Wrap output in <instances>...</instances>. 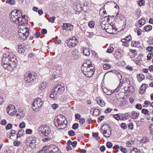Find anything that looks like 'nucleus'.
Returning a JSON list of instances; mask_svg holds the SVG:
<instances>
[{"instance_id":"nucleus-1","label":"nucleus","mask_w":153,"mask_h":153,"mask_svg":"<svg viewBox=\"0 0 153 153\" xmlns=\"http://www.w3.org/2000/svg\"><path fill=\"white\" fill-rule=\"evenodd\" d=\"M81 70L83 74L88 77H91L94 73V67L88 62L82 64Z\"/></svg>"},{"instance_id":"nucleus-2","label":"nucleus","mask_w":153,"mask_h":153,"mask_svg":"<svg viewBox=\"0 0 153 153\" xmlns=\"http://www.w3.org/2000/svg\"><path fill=\"white\" fill-rule=\"evenodd\" d=\"M24 25H19L18 27L19 29L18 34L19 36L24 39L25 38L24 36L27 38L29 36L28 28Z\"/></svg>"},{"instance_id":"nucleus-3","label":"nucleus","mask_w":153,"mask_h":153,"mask_svg":"<svg viewBox=\"0 0 153 153\" xmlns=\"http://www.w3.org/2000/svg\"><path fill=\"white\" fill-rule=\"evenodd\" d=\"M100 130L104 137H109L111 135V129L107 124H105L102 126Z\"/></svg>"},{"instance_id":"nucleus-4","label":"nucleus","mask_w":153,"mask_h":153,"mask_svg":"<svg viewBox=\"0 0 153 153\" xmlns=\"http://www.w3.org/2000/svg\"><path fill=\"white\" fill-rule=\"evenodd\" d=\"M51 129L47 125H42L38 128L39 132L45 136H48L51 133Z\"/></svg>"},{"instance_id":"nucleus-5","label":"nucleus","mask_w":153,"mask_h":153,"mask_svg":"<svg viewBox=\"0 0 153 153\" xmlns=\"http://www.w3.org/2000/svg\"><path fill=\"white\" fill-rule=\"evenodd\" d=\"M43 104L41 98L39 97L36 98L32 103L33 110L35 111H38V109L41 107Z\"/></svg>"},{"instance_id":"nucleus-6","label":"nucleus","mask_w":153,"mask_h":153,"mask_svg":"<svg viewBox=\"0 0 153 153\" xmlns=\"http://www.w3.org/2000/svg\"><path fill=\"white\" fill-rule=\"evenodd\" d=\"M46 151L48 153H59V149L56 146L50 145L46 147Z\"/></svg>"},{"instance_id":"nucleus-7","label":"nucleus","mask_w":153,"mask_h":153,"mask_svg":"<svg viewBox=\"0 0 153 153\" xmlns=\"http://www.w3.org/2000/svg\"><path fill=\"white\" fill-rule=\"evenodd\" d=\"M100 26H101V28L105 30L107 32L110 34H114L117 30V28L114 25H111L108 28H106L105 27H102L101 24Z\"/></svg>"},{"instance_id":"nucleus-8","label":"nucleus","mask_w":153,"mask_h":153,"mask_svg":"<svg viewBox=\"0 0 153 153\" xmlns=\"http://www.w3.org/2000/svg\"><path fill=\"white\" fill-rule=\"evenodd\" d=\"M7 114L11 116L15 114L17 112L15 106L12 105H9L7 108Z\"/></svg>"},{"instance_id":"nucleus-9","label":"nucleus","mask_w":153,"mask_h":153,"mask_svg":"<svg viewBox=\"0 0 153 153\" xmlns=\"http://www.w3.org/2000/svg\"><path fill=\"white\" fill-rule=\"evenodd\" d=\"M78 43L77 39L75 37H73L67 42V45L69 47H73L76 46Z\"/></svg>"},{"instance_id":"nucleus-10","label":"nucleus","mask_w":153,"mask_h":153,"mask_svg":"<svg viewBox=\"0 0 153 153\" xmlns=\"http://www.w3.org/2000/svg\"><path fill=\"white\" fill-rule=\"evenodd\" d=\"M22 11L21 10H13L11 13V20H15V19H17L18 18L20 14H22Z\"/></svg>"},{"instance_id":"nucleus-11","label":"nucleus","mask_w":153,"mask_h":153,"mask_svg":"<svg viewBox=\"0 0 153 153\" xmlns=\"http://www.w3.org/2000/svg\"><path fill=\"white\" fill-rule=\"evenodd\" d=\"M54 88L58 93V94H60L63 92L65 89L64 84L62 85H59L57 86L56 85L54 86Z\"/></svg>"},{"instance_id":"nucleus-12","label":"nucleus","mask_w":153,"mask_h":153,"mask_svg":"<svg viewBox=\"0 0 153 153\" xmlns=\"http://www.w3.org/2000/svg\"><path fill=\"white\" fill-rule=\"evenodd\" d=\"M35 79H36L35 76L30 73L26 74L24 78L25 81L27 83L33 81Z\"/></svg>"},{"instance_id":"nucleus-13","label":"nucleus","mask_w":153,"mask_h":153,"mask_svg":"<svg viewBox=\"0 0 153 153\" xmlns=\"http://www.w3.org/2000/svg\"><path fill=\"white\" fill-rule=\"evenodd\" d=\"M19 15L18 18L17 19H15V20H12V21L15 22L16 24H19V25H25V24L24 22V21L25 20V19L23 17H21Z\"/></svg>"},{"instance_id":"nucleus-14","label":"nucleus","mask_w":153,"mask_h":153,"mask_svg":"<svg viewBox=\"0 0 153 153\" xmlns=\"http://www.w3.org/2000/svg\"><path fill=\"white\" fill-rule=\"evenodd\" d=\"M47 85V82H42L35 89L37 91H42L46 88Z\"/></svg>"},{"instance_id":"nucleus-15","label":"nucleus","mask_w":153,"mask_h":153,"mask_svg":"<svg viewBox=\"0 0 153 153\" xmlns=\"http://www.w3.org/2000/svg\"><path fill=\"white\" fill-rule=\"evenodd\" d=\"M32 138L31 142L30 145H29L28 146L31 148L34 149L36 147L38 143L36 141L37 139L35 137L32 136Z\"/></svg>"},{"instance_id":"nucleus-16","label":"nucleus","mask_w":153,"mask_h":153,"mask_svg":"<svg viewBox=\"0 0 153 153\" xmlns=\"http://www.w3.org/2000/svg\"><path fill=\"white\" fill-rule=\"evenodd\" d=\"M73 25L70 23H64L62 26L63 30H67L68 31H72L73 29Z\"/></svg>"},{"instance_id":"nucleus-17","label":"nucleus","mask_w":153,"mask_h":153,"mask_svg":"<svg viewBox=\"0 0 153 153\" xmlns=\"http://www.w3.org/2000/svg\"><path fill=\"white\" fill-rule=\"evenodd\" d=\"M10 58H9V56L7 55V53L4 55L2 60V64H9L11 63H10Z\"/></svg>"},{"instance_id":"nucleus-18","label":"nucleus","mask_w":153,"mask_h":153,"mask_svg":"<svg viewBox=\"0 0 153 153\" xmlns=\"http://www.w3.org/2000/svg\"><path fill=\"white\" fill-rule=\"evenodd\" d=\"M7 55L9 56V58H10V62H14L15 64L17 63V60L16 58L14 57V55L13 54L10 53L9 52L7 53Z\"/></svg>"},{"instance_id":"nucleus-19","label":"nucleus","mask_w":153,"mask_h":153,"mask_svg":"<svg viewBox=\"0 0 153 153\" xmlns=\"http://www.w3.org/2000/svg\"><path fill=\"white\" fill-rule=\"evenodd\" d=\"M9 64H2V65L5 69L10 71H12L13 70L14 67H13L11 65V63Z\"/></svg>"},{"instance_id":"nucleus-20","label":"nucleus","mask_w":153,"mask_h":153,"mask_svg":"<svg viewBox=\"0 0 153 153\" xmlns=\"http://www.w3.org/2000/svg\"><path fill=\"white\" fill-rule=\"evenodd\" d=\"M58 93H57L55 90L53 88L51 91V94L50 95V97L51 98L54 100H56L57 98V94Z\"/></svg>"},{"instance_id":"nucleus-21","label":"nucleus","mask_w":153,"mask_h":153,"mask_svg":"<svg viewBox=\"0 0 153 153\" xmlns=\"http://www.w3.org/2000/svg\"><path fill=\"white\" fill-rule=\"evenodd\" d=\"M139 113L135 111H132L131 114V118L133 119H138Z\"/></svg>"},{"instance_id":"nucleus-22","label":"nucleus","mask_w":153,"mask_h":153,"mask_svg":"<svg viewBox=\"0 0 153 153\" xmlns=\"http://www.w3.org/2000/svg\"><path fill=\"white\" fill-rule=\"evenodd\" d=\"M96 101L97 103L102 107H103L105 105V103L102 100L99 98H96Z\"/></svg>"},{"instance_id":"nucleus-23","label":"nucleus","mask_w":153,"mask_h":153,"mask_svg":"<svg viewBox=\"0 0 153 153\" xmlns=\"http://www.w3.org/2000/svg\"><path fill=\"white\" fill-rule=\"evenodd\" d=\"M147 87V85L145 84H143L140 87V93L142 94H143L145 91L146 87Z\"/></svg>"},{"instance_id":"nucleus-24","label":"nucleus","mask_w":153,"mask_h":153,"mask_svg":"<svg viewBox=\"0 0 153 153\" xmlns=\"http://www.w3.org/2000/svg\"><path fill=\"white\" fill-rule=\"evenodd\" d=\"M83 53L84 55L86 56H88L90 54L89 49L88 48H85L83 49Z\"/></svg>"},{"instance_id":"nucleus-25","label":"nucleus","mask_w":153,"mask_h":153,"mask_svg":"<svg viewBox=\"0 0 153 153\" xmlns=\"http://www.w3.org/2000/svg\"><path fill=\"white\" fill-rule=\"evenodd\" d=\"M56 126L59 129H62L66 127V125L65 124H64L63 123H59L58 125V126H57L56 125Z\"/></svg>"},{"instance_id":"nucleus-26","label":"nucleus","mask_w":153,"mask_h":153,"mask_svg":"<svg viewBox=\"0 0 153 153\" xmlns=\"http://www.w3.org/2000/svg\"><path fill=\"white\" fill-rule=\"evenodd\" d=\"M32 136L30 137H28L27 138L25 141V142L26 143V145L28 146L29 145H30V143L31 142V140H32Z\"/></svg>"},{"instance_id":"nucleus-27","label":"nucleus","mask_w":153,"mask_h":153,"mask_svg":"<svg viewBox=\"0 0 153 153\" xmlns=\"http://www.w3.org/2000/svg\"><path fill=\"white\" fill-rule=\"evenodd\" d=\"M100 111L97 109H95L93 111V114L94 116H97L100 114Z\"/></svg>"},{"instance_id":"nucleus-28","label":"nucleus","mask_w":153,"mask_h":153,"mask_svg":"<svg viewBox=\"0 0 153 153\" xmlns=\"http://www.w3.org/2000/svg\"><path fill=\"white\" fill-rule=\"evenodd\" d=\"M145 20L142 18L141 19L138 21V23L141 26L143 25L145 23Z\"/></svg>"},{"instance_id":"nucleus-29","label":"nucleus","mask_w":153,"mask_h":153,"mask_svg":"<svg viewBox=\"0 0 153 153\" xmlns=\"http://www.w3.org/2000/svg\"><path fill=\"white\" fill-rule=\"evenodd\" d=\"M24 130H21L19 131L17 134V138L20 137L21 136L23 135L24 133Z\"/></svg>"},{"instance_id":"nucleus-30","label":"nucleus","mask_w":153,"mask_h":153,"mask_svg":"<svg viewBox=\"0 0 153 153\" xmlns=\"http://www.w3.org/2000/svg\"><path fill=\"white\" fill-rule=\"evenodd\" d=\"M152 26L149 25L145 26L144 28V30H146V31H150L152 29Z\"/></svg>"},{"instance_id":"nucleus-31","label":"nucleus","mask_w":153,"mask_h":153,"mask_svg":"<svg viewBox=\"0 0 153 153\" xmlns=\"http://www.w3.org/2000/svg\"><path fill=\"white\" fill-rule=\"evenodd\" d=\"M16 115L19 119H21L24 116V114L21 111L19 114H17Z\"/></svg>"},{"instance_id":"nucleus-32","label":"nucleus","mask_w":153,"mask_h":153,"mask_svg":"<svg viewBox=\"0 0 153 153\" xmlns=\"http://www.w3.org/2000/svg\"><path fill=\"white\" fill-rule=\"evenodd\" d=\"M103 68L104 70H107L109 69L110 67L111 66L109 65L108 64H105L103 65Z\"/></svg>"},{"instance_id":"nucleus-33","label":"nucleus","mask_w":153,"mask_h":153,"mask_svg":"<svg viewBox=\"0 0 153 153\" xmlns=\"http://www.w3.org/2000/svg\"><path fill=\"white\" fill-rule=\"evenodd\" d=\"M6 2L10 4L11 5H14L16 3L15 0H7Z\"/></svg>"},{"instance_id":"nucleus-34","label":"nucleus","mask_w":153,"mask_h":153,"mask_svg":"<svg viewBox=\"0 0 153 153\" xmlns=\"http://www.w3.org/2000/svg\"><path fill=\"white\" fill-rule=\"evenodd\" d=\"M88 25L90 28H93L95 25V23L94 22L91 21L89 22Z\"/></svg>"},{"instance_id":"nucleus-35","label":"nucleus","mask_w":153,"mask_h":153,"mask_svg":"<svg viewBox=\"0 0 153 153\" xmlns=\"http://www.w3.org/2000/svg\"><path fill=\"white\" fill-rule=\"evenodd\" d=\"M131 153H140V151L138 150L137 148H133L131 152Z\"/></svg>"},{"instance_id":"nucleus-36","label":"nucleus","mask_w":153,"mask_h":153,"mask_svg":"<svg viewBox=\"0 0 153 153\" xmlns=\"http://www.w3.org/2000/svg\"><path fill=\"white\" fill-rule=\"evenodd\" d=\"M13 144L15 146H19L21 145V143L19 141L16 140L13 142Z\"/></svg>"},{"instance_id":"nucleus-37","label":"nucleus","mask_w":153,"mask_h":153,"mask_svg":"<svg viewBox=\"0 0 153 153\" xmlns=\"http://www.w3.org/2000/svg\"><path fill=\"white\" fill-rule=\"evenodd\" d=\"M114 50V48L112 47H110L108 49L107 52L108 53H111Z\"/></svg>"},{"instance_id":"nucleus-38","label":"nucleus","mask_w":153,"mask_h":153,"mask_svg":"<svg viewBox=\"0 0 153 153\" xmlns=\"http://www.w3.org/2000/svg\"><path fill=\"white\" fill-rule=\"evenodd\" d=\"M153 56V52H152L151 53H149L147 56V60H150L152 59V57Z\"/></svg>"},{"instance_id":"nucleus-39","label":"nucleus","mask_w":153,"mask_h":153,"mask_svg":"<svg viewBox=\"0 0 153 153\" xmlns=\"http://www.w3.org/2000/svg\"><path fill=\"white\" fill-rule=\"evenodd\" d=\"M55 17L54 16L52 17H51L49 18H48V19L49 22H51L52 23H53L54 22V21L55 19Z\"/></svg>"},{"instance_id":"nucleus-40","label":"nucleus","mask_w":153,"mask_h":153,"mask_svg":"<svg viewBox=\"0 0 153 153\" xmlns=\"http://www.w3.org/2000/svg\"><path fill=\"white\" fill-rule=\"evenodd\" d=\"M76 7L77 8V10H76L77 11H79L82 10L81 5L80 4H77L76 5Z\"/></svg>"},{"instance_id":"nucleus-41","label":"nucleus","mask_w":153,"mask_h":153,"mask_svg":"<svg viewBox=\"0 0 153 153\" xmlns=\"http://www.w3.org/2000/svg\"><path fill=\"white\" fill-rule=\"evenodd\" d=\"M121 151L124 153H126L127 152V149L125 148H123L122 146H121L120 148Z\"/></svg>"},{"instance_id":"nucleus-42","label":"nucleus","mask_w":153,"mask_h":153,"mask_svg":"<svg viewBox=\"0 0 153 153\" xmlns=\"http://www.w3.org/2000/svg\"><path fill=\"white\" fill-rule=\"evenodd\" d=\"M85 119L84 118H82L79 119V122L81 125H82L84 123H85Z\"/></svg>"},{"instance_id":"nucleus-43","label":"nucleus","mask_w":153,"mask_h":153,"mask_svg":"<svg viewBox=\"0 0 153 153\" xmlns=\"http://www.w3.org/2000/svg\"><path fill=\"white\" fill-rule=\"evenodd\" d=\"M68 133L70 136H74L75 135V132L73 130L70 131H68Z\"/></svg>"},{"instance_id":"nucleus-44","label":"nucleus","mask_w":153,"mask_h":153,"mask_svg":"<svg viewBox=\"0 0 153 153\" xmlns=\"http://www.w3.org/2000/svg\"><path fill=\"white\" fill-rule=\"evenodd\" d=\"M142 113L145 114H148L149 112L148 110L145 109H143L141 110Z\"/></svg>"},{"instance_id":"nucleus-45","label":"nucleus","mask_w":153,"mask_h":153,"mask_svg":"<svg viewBox=\"0 0 153 153\" xmlns=\"http://www.w3.org/2000/svg\"><path fill=\"white\" fill-rule=\"evenodd\" d=\"M106 146L108 148H111L112 147V144L110 142H107L106 143Z\"/></svg>"},{"instance_id":"nucleus-46","label":"nucleus","mask_w":153,"mask_h":153,"mask_svg":"<svg viewBox=\"0 0 153 153\" xmlns=\"http://www.w3.org/2000/svg\"><path fill=\"white\" fill-rule=\"evenodd\" d=\"M25 126V124L24 122H22L19 124V127L22 128H24Z\"/></svg>"},{"instance_id":"nucleus-47","label":"nucleus","mask_w":153,"mask_h":153,"mask_svg":"<svg viewBox=\"0 0 153 153\" xmlns=\"http://www.w3.org/2000/svg\"><path fill=\"white\" fill-rule=\"evenodd\" d=\"M131 36H128L126 37L125 39L127 42L130 41L131 40Z\"/></svg>"},{"instance_id":"nucleus-48","label":"nucleus","mask_w":153,"mask_h":153,"mask_svg":"<svg viewBox=\"0 0 153 153\" xmlns=\"http://www.w3.org/2000/svg\"><path fill=\"white\" fill-rule=\"evenodd\" d=\"M145 1L143 0H141L140 1L138 2V4L140 6L144 5Z\"/></svg>"},{"instance_id":"nucleus-49","label":"nucleus","mask_w":153,"mask_h":153,"mask_svg":"<svg viewBox=\"0 0 153 153\" xmlns=\"http://www.w3.org/2000/svg\"><path fill=\"white\" fill-rule=\"evenodd\" d=\"M78 124L76 123H75L74 124L72 128L73 129H77L78 127Z\"/></svg>"},{"instance_id":"nucleus-50","label":"nucleus","mask_w":153,"mask_h":153,"mask_svg":"<svg viewBox=\"0 0 153 153\" xmlns=\"http://www.w3.org/2000/svg\"><path fill=\"white\" fill-rule=\"evenodd\" d=\"M12 127V124H8L6 126V128L7 130H8L9 129H10Z\"/></svg>"},{"instance_id":"nucleus-51","label":"nucleus","mask_w":153,"mask_h":153,"mask_svg":"<svg viewBox=\"0 0 153 153\" xmlns=\"http://www.w3.org/2000/svg\"><path fill=\"white\" fill-rule=\"evenodd\" d=\"M120 126L122 128L125 129L127 128L126 125L125 123H122L120 124Z\"/></svg>"},{"instance_id":"nucleus-52","label":"nucleus","mask_w":153,"mask_h":153,"mask_svg":"<svg viewBox=\"0 0 153 153\" xmlns=\"http://www.w3.org/2000/svg\"><path fill=\"white\" fill-rule=\"evenodd\" d=\"M136 108L138 109H141L142 108V107L140 104H138L136 105Z\"/></svg>"},{"instance_id":"nucleus-53","label":"nucleus","mask_w":153,"mask_h":153,"mask_svg":"<svg viewBox=\"0 0 153 153\" xmlns=\"http://www.w3.org/2000/svg\"><path fill=\"white\" fill-rule=\"evenodd\" d=\"M75 117L76 119L79 120L80 119L81 116L79 114H75Z\"/></svg>"},{"instance_id":"nucleus-54","label":"nucleus","mask_w":153,"mask_h":153,"mask_svg":"<svg viewBox=\"0 0 153 153\" xmlns=\"http://www.w3.org/2000/svg\"><path fill=\"white\" fill-rule=\"evenodd\" d=\"M93 136L95 137H97V139L98 140H99L100 138V137H98V134L97 133H94L93 134Z\"/></svg>"},{"instance_id":"nucleus-55","label":"nucleus","mask_w":153,"mask_h":153,"mask_svg":"<svg viewBox=\"0 0 153 153\" xmlns=\"http://www.w3.org/2000/svg\"><path fill=\"white\" fill-rule=\"evenodd\" d=\"M128 127L129 129H133V125L132 123H129V125L128 126Z\"/></svg>"},{"instance_id":"nucleus-56","label":"nucleus","mask_w":153,"mask_h":153,"mask_svg":"<svg viewBox=\"0 0 153 153\" xmlns=\"http://www.w3.org/2000/svg\"><path fill=\"white\" fill-rule=\"evenodd\" d=\"M32 132V130L30 129H27L26 131V133L27 134H31Z\"/></svg>"},{"instance_id":"nucleus-57","label":"nucleus","mask_w":153,"mask_h":153,"mask_svg":"<svg viewBox=\"0 0 153 153\" xmlns=\"http://www.w3.org/2000/svg\"><path fill=\"white\" fill-rule=\"evenodd\" d=\"M77 143L76 141H74L71 142V145L74 147H75Z\"/></svg>"},{"instance_id":"nucleus-58","label":"nucleus","mask_w":153,"mask_h":153,"mask_svg":"<svg viewBox=\"0 0 153 153\" xmlns=\"http://www.w3.org/2000/svg\"><path fill=\"white\" fill-rule=\"evenodd\" d=\"M114 116L115 119L117 120H118L120 118V117L118 115V114H116L115 115H114Z\"/></svg>"},{"instance_id":"nucleus-59","label":"nucleus","mask_w":153,"mask_h":153,"mask_svg":"<svg viewBox=\"0 0 153 153\" xmlns=\"http://www.w3.org/2000/svg\"><path fill=\"white\" fill-rule=\"evenodd\" d=\"M51 138L50 137H45V138H43L42 139V140L43 141L45 142L47 141L50 140H51Z\"/></svg>"},{"instance_id":"nucleus-60","label":"nucleus","mask_w":153,"mask_h":153,"mask_svg":"<svg viewBox=\"0 0 153 153\" xmlns=\"http://www.w3.org/2000/svg\"><path fill=\"white\" fill-rule=\"evenodd\" d=\"M52 108L54 109H56L58 107V105L56 104H53L52 106Z\"/></svg>"},{"instance_id":"nucleus-61","label":"nucleus","mask_w":153,"mask_h":153,"mask_svg":"<svg viewBox=\"0 0 153 153\" xmlns=\"http://www.w3.org/2000/svg\"><path fill=\"white\" fill-rule=\"evenodd\" d=\"M66 149L67 151H68L69 150H71L72 149L71 145H68L66 147Z\"/></svg>"},{"instance_id":"nucleus-62","label":"nucleus","mask_w":153,"mask_h":153,"mask_svg":"<svg viewBox=\"0 0 153 153\" xmlns=\"http://www.w3.org/2000/svg\"><path fill=\"white\" fill-rule=\"evenodd\" d=\"M19 52H21L22 53L24 51V49L22 47H19Z\"/></svg>"},{"instance_id":"nucleus-63","label":"nucleus","mask_w":153,"mask_h":153,"mask_svg":"<svg viewBox=\"0 0 153 153\" xmlns=\"http://www.w3.org/2000/svg\"><path fill=\"white\" fill-rule=\"evenodd\" d=\"M153 49L152 47L149 46L147 48L146 50L149 51H151Z\"/></svg>"},{"instance_id":"nucleus-64","label":"nucleus","mask_w":153,"mask_h":153,"mask_svg":"<svg viewBox=\"0 0 153 153\" xmlns=\"http://www.w3.org/2000/svg\"><path fill=\"white\" fill-rule=\"evenodd\" d=\"M100 150L102 152H103L105 150V147L104 146H102L100 148Z\"/></svg>"}]
</instances>
